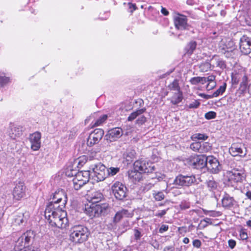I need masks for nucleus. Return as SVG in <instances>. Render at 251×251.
Returning <instances> with one entry per match:
<instances>
[{
  "mask_svg": "<svg viewBox=\"0 0 251 251\" xmlns=\"http://www.w3.org/2000/svg\"><path fill=\"white\" fill-rule=\"evenodd\" d=\"M67 212L64 209L54 208L47 206L45 211V217L49 224L52 227L64 228L68 225Z\"/></svg>",
  "mask_w": 251,
  "mask_h": 251,
  "instance_id": "nucleus-1",
  "label": "nucleus"
},
{
  "mask_svg": "<svg viewBox=\"0 0 251 251\" xmlns=\"http://www.w3.org/2000/svg\"><path fill=\"white\" fill-rule=\"evenodd\" d=\"M35 234L31 230H27L16 241L14 246L15 251H38V248L29 246L30 241L34 239Z\"/></svg>",
  "mask_w": 251,
  "mask_h": 251,
  "instance_id": "nucleus-2",
  "label": "nucleus"
},
{
  "mask_svg": "<svg viewBox=\"0 0 251 251\" xmlns=\"http://www.w3.org/2000/svg\"><path fill=\"white\" fill-rule=\"evenodd\" d=\"M70 240L75 244H81L88 239V228L81 225L75 226L70 230Z\"/></svg>",
  "mask_w": 251,
  "mask_h": 251,
  "instance_id": "nucleus-3",
  "label": "nucleus"
},
{
  "mask_svg": "<svg viewBox=\"0 0 251 251\" xmlns=\"http://www.w3.org/2000/svg\"><path fill=\"white\" fill-rule=\"evenodd\" d=\"M108 208V204L106 203L100 204L88 202L85 204L84 210L87 215L93 218L105 213Z\"/></svg>",
  "mask_w": 251,
  "mask_h": 251,
  "instance_id": "nucleus-4",
  "label": "nucleus"
},
{
  "mask_svg": "<svg viewBox=\"0 0 251 251\" xmlns=\"http://www.w3.org/2000/svg\"><path fill=\"white\" fill-rule=\"evenodd\" d=\"M225 177L229 184L234 186L236 183L242 182L245 179L246 175L242 170L233 169L225 173Z\"/></svg>",
  "mask_w": 251,
  "mask_h": 251,
  "instance_id": "nucleus-5",
  "label": "nucleus"
},
{
  "mask_svg": "<svg viewBox=\"0 0 251 251\" xmlns=\"http://www.w3.org/2000/svg\"><path fill=\"white\" fill-rule=\"evenodd\" d=\"M67 202V196L64 190H58L54 193L52 201L50 202L47 206H52L54 208L64 209Z\"/></svg>",
  "mask_w": 251,
  "mask_h": 251,
  "instance_id": "nucleus-6",
  "label": "nucleus"
},
{
  "mask_svg": "<svg viewBox=\"0 0 251 251\" xmlns=\"http://www.w3.org/2000/svg\"><path fill=\"white\" fill-rule=\"evenodd\" d=\"M219 52L227 58L233 57L237 51L233 41L231 40H222L219 44Z\"/></svg>",
  "mask_w": 251,
  "mask_h": 251,
  "instance_id": "nucleus-7",
  "label": "nucleus"
},
{
  "mask_svg": "<svg viewBox=\"0 0 251 251\" xmlns=\"http://www.w3.org/2000/svg\"><path fill=\"white\" fill-rule=\"evenodd\" d=\"M90 171H81L78 172L73 179V187L76 190L80 189L86 184L90 179Z\"/></svg>",
  "mask_w": 251,
  "mask_h": 251,
  "instance_id": "nucleus-8",
  "label": "nucleus"
},
{
  "mask_svg": "<svg viewBox=\"0 0 251 251\" xmlns=\"http://www.w3.org/2000/svg\"><path fill=\"white\" fill-rule=\"evenodd\" d=\"M12 191L13 199L19 201L25 196L26 187L25 183L22 181L15 182Z\"/></svg>",
  "mask_w": 251,
  "mask_h": 251,
  "instance_id": "nucleus-9",
  "label": "nucleus"
},
{
  "mask_svg": "<svg viewBox=\"0 0 251 251\" xmlns=\"http://www.w3.org/2000/svg\"><path fill=\"white\" fill-rule=\"evenodd\" d=\"M197 179L194 175H182L177 176L174 181V184L178 186L189 187L195 182Z\"/></svg>",
  "mask_w": 251,
  "mask_h": 251,
  "instance_id": "nucleus-10",
  "label": "nucleus"
},
{
  "mask_svg": "<svg viewBox=\"0 0 251 251\" xmlns=\"http://www.w3.org/2000/svg\"><path fill=\"white\" fill-rule=\"evenodd\" d=\"M207 157L203 155H195L190 156L188 159L189 166L199 169L204 168L206 165Z\"/></svg>",
  "mask_w": 251,
  "mask_h": 251,
  "instance_id": "nucleus-11",
  "label": "nucleus"
},
{
  "mask_svg": "<svg viewBox=\"0 0 251 251\" xmlns=\"http://www.w3.org/2000/svg\"><path fill=\"white\" fill-rule=\"evenodd\" d=\"M173 20L175 27L178 30L188 29L189 25L187 23V18L186 16L178 13H174Z\"/></svg>",
  "mask_w": 251,
  "mask_h": 251,
  "instance_id": "nucleus-12",
  "label": "nucleus"
},
{
  "mask_svg": "<svg viewBox=\"0 0 251 251\" xmlns=\"http://www.w3.org/2000/svg\"><path fill=\"white\" fill-rule=\"evenodd\" d=\"M144 160H138L133 164V169L143 173H150L154 170V166Z\"/></svg>",
  "mask_w": 251,
  "mask_h": 251,
  "instance_id": "nucleus-13",
  "label": "nucleus"
},
{
  "mask_svg": "<svg viewBox=\"0 0 251 251\" xmlns=\"http://www.w3.org/2000/svg\"><path fill=\"white\" fill-rule=\"evenodd\" d=\"M104 135V130L101 128L95 129L89 135L87 140V145L92 147L98 144Z\"/></svg>",
  "mask_w": 251,
  "mask_h": 251,
  "instance_id": "nucleus-14",
  "label": "nucleus"
},
{
  "mask_svg": "<svg viewBox=\"0 0 251 251\" xmlns=\"http://www.w3.org/2000/svg\"><path fill=\"white\" fill-rule=\"evenodd\" d=\"M207 159L205 166L209 171L213 174H218L222 169L219 160L213 156H207Z\"/></svg>",
  "mask_w": 251,
  "mask_h": 251,
  "instance_id": "nucleus-15",
  "label": "nucleus"
},
{
  "mask_svg": "<svg viewBox=\"0 0 251 251\" xmlns=\"http://www.w3.org/2000/svg\"><path fill=\"white\" fill-rule=\"evenodd\" d=\"M90 119L92 120L91 124V128L102 126L107 120L108 116L107 114L100 115L99 112H95L90 116Z\"/></svg>",
  "mask_w": 251,
  "mask_h": 251,
  "instance_id": "nucleus-16",
  "label": "nucleus"
},
{
  "mask_svg": "<svg viewBox=\"0 0 251 251\" xmlns=\"http://www.w3.org/2000/svg\"><path fill=\"white\" fill-rule=\"evenodd\" d=\"M112 192L116 199L123 200L126 197V187L119 181H116L111 187Z\"/></svg>",
  "mask_w": 251,
  "mask_h": 251,
  "instance_id": "nucleus-17",
  "label": "nucleus"
},
{
  "mask_svg": "<svg viewBox=\"0 0 251 251\" xmlns=\"http://www.w3.org/2000/svg\"><path fill=\"white\" fill-rule=\"evenodd\" d=\"M105 169V166L101 163L95 164L92 168L95 176L97 178L98 181H103L106 178L107 175L106 174Z\"/></svg>",
  "mask_w": 251,
  "mask_h": 251,
  "instance_id": "nucleus-18",
  "label": "nucleus"
},
{
  "mask_svg": "<svg viewBox=\"0 0 251 251\" xmlns=\"http://www.w3.org/2000/svg\"><path fill=\"white\" fill-rule=\"evenodd\" d=\"M41 133L39 131H36L30 134L29 140L31 144V149L33 151H38L41 146Z\"/></svg>",
  "mask_w": 251,
  "mask_h": 251,
  "instance_id": "nucleus-19",
  "label": "nucleus"
},
{
  "mask_svg": "<svg viewBox=\"0 0 251 251\" xmlns=\"http://www.w3.org/2000/svg\"><path fill=\"white\" fill-rule=\"evenodd\" d=\"M240 50L244 54L247 55L251 52V38L243 36L240 39Z\"/></svg>",
  "mask_w": 251,
  "mask_h": 251,
  "instance_id": "nucleus-20",
  "label": "nucleus"
},
{
  "mask_svg": "<svg viewBox=\"0 0 251 251\" xmlns=\"http://www.w3.org/2000/svg\"><path fill=\"white\" fill-rule=\"evenodd\" d=\"M122 135V129L120 127L113 128L108 131L106 135V139L110 142L115 141Z\"/></svg>",
  "mask_w": 251,
  "mask_h": 251,
  "instance_id": "nucleus-21",
  "label": "nucleus"
},
{
  "mask_svg": "<svg viewBox=\"0 0 251 251\" xmlns=\"http://www.w3.org/2000/svg\"><path fill=\"white\" fill-rule=\"evenodd\" d=\"M129 179L134 183L140 181L142 178V174L141 172L133 168L128 172Z\"/></svg>",
  "mask_w": 251,
  "mask_h": 251,
  "instance_id": "nucleus-22",
  "label": "nucleus"
},
{
  "mask_svg": "<svg viewBox=\"0 0 251 251\" xmlns=\"http://www.w3.org/2000/svg\"><path fill=\"white\" fill-rule=\"evenodd\" d=\"M241 146V145L233 144L229 149V153L234 156H236L238 155H240L241 156V154L243 153V149Z\"/></svg>",
  "mask_w": 251,
  "mask_h": 251,
  "instance_id": "nucleus-23",
  "label": "nucleus"
},
{
  "mask_svg": "<svg viewBox=\"0 0 251 251\" xmlns=\"http://www.w3.org/2000/svg\"><path fill=\"white\" fill-rule=\"evenodd\" d=\"M211 62L212 63V65L213 69L215 67H219L222 69H224L226 67V64L225 61L219 58L218 56H214L211 59Z\"/></svg>",
  "mask_w": 251,
  "mask_h": 251,
  "instance_id": "nucleus-24",
  "label": "nucleus"
},
{
  "mask_svg": "<svg viewBox=\"0 0 251 251\" xmlns=\"http://www.w3.org/2000/svg\"><path fill=\"white\" fill-rule=\"evenodd\" d=\"M234 204V200L227 195H226L222 199V205L226 208L232 207Z\"/></svg>",
  "mask_w": 251,
  "mask_h": 251,
  "instance_id": "nucleus-25",
  "label": "nucleus"
},
{
  "mask_svg": "<svg viewBox=\"0 0 251 251\" xmlns=\"http://www.w3.org/2000/svg\"><path fill=\"white\" fill-rule=\"evenodd\" d=\"M183 99L182 93L180 92H174L173 96L171 98V103L173 104H177L180 102Z\"/></svg>",
  "mask_w": 251,
  "mask_h": 251,
  "instance_id": "nucleus-26",
  "label": "nucleus"
},
{
  "mask_svg": "<svg viewBox=\"0 0 251 251\" xmlns=\"http://www.w3.org/2000/svg\"><path fill=\"white\" fill-rule=\"evenodd\" d=\"M103 199V196L102 194L99 192H95L92 194L90 200L88 201L90 202H94L96 203H99Z\"/></svg>",
  "mask_w": 251,
  "mask_h": 251,
  "instance_id": "nucleus-27",
  "label": "nucleus"
},
{
  "mask_svg": "<svg viewBox=\"0 0 251 251\" xmlns=\"http://www.w3.org/2000/svg\"><path fill=\"white\" fill-rule=\"evenodd\" d=\"M197 47V43L195 41L190 42L185 48V53L188 55L192 54Z\"/></svg>",
  "mask_w": 251,
  "mask_h": 251,
  "instance_id": "nucleus-28",
  "label": "nucleus"
},
{
  "mask_svg": "<svg viewBox=\"0 0 251 251\" xmlns=\"http://www.w3.org/2000/svg\"><path fill=\"white\" fill-rule=\"evenodd\" d=\"M168 88L170 90L174 92H180V89L179 86L178 81L175 79L172 83L168 85Z\"/></svg>",
  "mask_w": 251,
  "mask_h": 251,
  "instance_id": "nucleus-29",
  "label": "nucleus"
},
{
  "mask_svg": "<svg viewBox=\"0 0 251 251\" xmlns=\"http://www.w3.org/2000/svg\"><path fill=\"white\" fill-rule=\"evenodd\" d=\"M205 184L209 191H214L217 188V183L213 178L206 180Z\"/></svg>",
  "mask_w": 251,
  "mask_h": 251,
  "instance_id": "nucleus-30",
  "label": "nucleus"
},
{
  "mask_svg": "<svg viewBox=\"0 0 251 251\" xmlns=\"http://www.w3.org/2000/svg\"><path fill=\"white\" fill-rule=\"evenodd\" d=\"M24 222V215L23 213H19L15 215L13 223L15 226H19Z\"/></svg>",
  "mask_w": 251,
  "mask_h": 251,
  "instance_id": "nucleus-31",
  "label": "nucleus"
},
{
  "mask_svg": "<svg viewBox=\"0 0 251 251\" xmlns=\"http://www.w3.org/2000/svg\"><path fill=\"white\" fill-rule=\"evenodd\" d=\"M211 150V146L208 142H201L200 153L207 152Z\"/></svg>",
  "mask_w": 251,
  "mask_h": 251,
  "instance_id": "nucleus-32",
  "label": "nucleus"
},
{
  "mask_svg": "<svg viewBox=\"0 0 251 251\" xmlns=\"http://www.w3.org/2000/svg\"><path fill=\"white\" fill-rule=\"evenodd\" d=\"M245 72L243 71H239L238 73L233 74L232 75V81L234 84H237L240 81H241L242 78V74H244Z\"/></svg>",
  "mask_w": 251,
  "mask_h": 251,
  "instance_id": "nucleus-33",
  "label": "nucleus"
},
{
  "mask_svg": "<svg viewBox=\"0 0 251 251\" xmlns=\"http://www.w3.org/2000/svg\"><path fill=\"white\" fill-rule=\"evenodd\" d=\"M199 68L201 72H206L208 71L213 69L212 64L208 62L202 63L200 65Z\"/></svg>",
  "mask_w": 251,
  "mask_h": 251,
  "instance_id": "nucleus-34",
  "label": "nucleus"
},
{
  "mask_svg": "<svg viewBox=\"0 0 251 251\" xmlns=\"http://www.w3.org/2000/svg\"><path fill=\"white\" fill-rule=\"evenodd\" d=\"M146 110L145 108H142L137 110L136 111L132 113L128 117V121H131L135 119L138 116L143 113Z\"/></svg>",
  "mask_w": 251,
  "mask_h": 251,
  "instance_id": "nucleus-35",
  "label": "nucleus"
},
{
  "mask_svg": "<svg viewBox=\"0 0 251 251\" xmlns=\"http://www.w3.org/2000/svg\"><path fill=\"white\" fill-rule=\"evenodd\" d=\"M226 87V83H224L223 85L221 86L219 88L212 94L213 97H217L220 94H222L225 91Z\"/></svg>",
  "mask_w": 251,
  "mask_h": 251,
  "instance_id": "nucleus-36",
  "label": "nucleus"
},
{
  "mask_svg": "<svg viewBox=\"0 0 251 251\" xmlns=\"http://www.w3.org/2000/svg\"><path fill=\"white\" fill-rule=\"evenodd\" d=\"M203 213L205 215H209V216L213 217H219L222 215V213L220 211H217L214 210H203Z\"/></svg>",
  "mask_w": 251,
  "mask_h": 251,
  "instance_id": "nucleus-37",
  "label": "nucleus"
},
{
  "mask_svg": "<svg viewBox=\"0 0 251 251\" xmlns=\"http://www.w3.org/2000/svg\"><path fill=\"white\" fill-rule=\"evenodd\" d=\"M10 82V78L9 77L6 76L5 75H0V86L3 87L7 84Z\"/></svg>",
  "mask_w": 251,
  "mask_h": 251,
  "instance_id": "nucleus-38",
  "label": "nucleus"
},
{
  "mask_svg": "<svg viewBox=\"0 0 251 251\" xmlns=\"http://www.w3.org/2000/svg\"><path fill=\"white\" fill-rule=\"evenodd\" d=\"M120 171L118 167H110L107 169V175L109 176H113Z\"/></svg>",
  "mask_w": 251,
  "mask_h": 251,
  "instance_id": "nucleus-39",
  "label": "nucleus"
},
{
  "mask_svg": "<svg viewBox=\"0 0 251 251\" xmlns=\"http://www.w3.org/2000/svg\"><path fill=\"white\" fill-rule=\"evenodd\" d=\"M201 142H196L190 145V148L193 151L200 153Z\"/></svg>",
  "mask_w": 251,
  "mask_h": 251,
  "instance_id": "nucleus-40",
  "label": "nucleus"
},
{
  "mask_svg": "<svg viewBox=\"0 0 251 251\" xmlns=\"http://www.w3.org/2000/svg\"><path fill=\"white\" fill-rule=\"evenodd\" d=\"M78 166L82 167L87 161V157L86 155H82L77 158Z\"/></svg>",
  "mask_w": 251,
  "mask_h": 251,
  "instance_id": "nucleus-41",
  "label": "nucleus"
},
{
  "mask_svg": "<svg viewBox=\"0 0 251 251\" xmlns=\"http://www.w3.org/2000/svg\"><path fill=\"white\" fill-rule=\"evenodd\" d=\"M125 210H122L121 211L118 212L115 215L114 220L116 222H119L123 217V213H125Z\"/></svg>",
  "mask_w": 251,
  "mask_h": 251,
  "instance_id": "nucleus-42",
  "label": "nucleus"
},
{
  "mask_svg": "<svg viewBox=\"0 0 251 251\" xmlns=\"http://www.w3.org/2000/svg\"><path fill=\"white\" fill-rule=\"evenodd\" d=\"M154 198L157 201H160L164 199V195L162 192H158L153 194Z\"/></svg>",
  "mask_w": 251,
  "mask_h": 251,
  "instance_id": "nucleus-43",
  "label": "nucleus"
},
{
  "mask_svg": "<svg viewBox=\"0 0 251 251\" xmlns=\"http://www.w3.org/2000/svg\"><path fill=\"white\" fill-rule=\"evenodd\" d=\"M193 138L198 140H205L207 139L208 136L203 134L196 133L193 135Z\"/></svg>",
  "mask_w": 251,
  "mask_h": 251,
  "instance_id": "nucleus-44",
  "label": "nucleus"
},
{
  "mask_svg": "<svg viewBox=\"0 0 251 251\" xmlns=\"http://www.w3.org/2000/svg\"><path fill=\"white\" fill-rule=\"evenodd\" d=\"M216 116V113L214 111H209L205 114V118L207 120L214 119Z\"/></svg>",
  "mask_w": 251,
  "mask_h": 251,
  "instance_id": "nucleus-45",
  "label": "nucleus"
},
{
  "mask_svg": "<svg viewBox=\"0 0 251 251\" xmlns=\"http://www.w3.org/2000/svg\"><path fill=\"white\" fill-rule=\"evenodd\" d=\"M200 105V102L198 100H195L191 103H190L188 107L189 108H197Z\"/></svg>",
  "mask_w": 251,
  "mask_h": 251,
  "instance_id": "nucleus-46",
  "label": "nucleus"
},
{
  "mask_svg": "<svg viewBox=\"0 0 251 251\" xmlns=\"http://www.w3.org/2000/svg\"><path fill=\"white\" fill-rule=\"evenodd\" d=\"M241 86L246 87L248 83V77L245 73L244 74H242V78H241Z\"/></svg>",
  "mask_w": 251,
  "mask_h": 251,
  "instance_id": "nucleus-47",
  "label": "nucleus"
},
{
  "mask_svg": "<svg viewBox=\"0 0 251 251\" xmlns=\"http://www.w3.org/2000/svg\"><path fill=\"white\" fill-rule=\"evenodd\" d=\"M200 76L192 77L190 80V82L193 85H197L200 83Z\"/></svg>",
  "mask_w": 251,
  "mask_h": 251,
  "instance_id": "nucleus-48",
  "label": "nucleus"
},
{
  "mask_svg": "<svg viewBox=\"0 0 251 251\" xmlns=\"http://www.w3.org/2000/svg\"><path fill=\"white\" fill-rule=\"evenodd\" d=\"M146 121V118L144 116H142L138 118V119L136 121V123L139 125H141L145 123Z\"/></svg>",
  "mask_w": 251,
  "mask_h": 251,
  "instance_id": "nucleus-49",
  "label": "nucleus"
},
{
  "mask_svg": "<svg viewBox=\"0 0 251 251\" xmlns=\"http://www.w3.org/2000/svg\"><path fill=\"white\" fill-rule=\"evenodd\" d=\"M239 236L240 239L243 240H246L248 237L247 232L243 229L240 230Z\"/></svg>",
  "mask_w": 251,
  "mask_h": 251,
  "instance_id": "nucleus-50",
  "label": "nucleus"
},
{
  "mask_svg": "<svg viewBox=\"0 0 251 251\" xmlns=\"http://www.w3.org/2000/svg\"><path fill=\"white\" fill-rule=\"evenodd\" d=\"M128 10L129 12L132 14L134 11L137 9V7L135 4L131 3H128Z\"/></svg>",
  "mask_w": 251,
  "mask_h": 251,
  "instance_id": "nucleus-51",
  "label": "nucleus"
},
{
  "mask_svg": "<svg viewBox=\"0 0 251 251\" xmlns=\"http://www.w3.org/2000/svg\"><path fill=\"white\" fill-rule=\"evenodd\" d=\"M75 171L73 170H67L66 172V175L68 177H72L76 174Z\"/></svg>",
  "mask_w": 251,
  "mask_h": 251,
  "instance_id": "nucleus-52",
  "label": "nucleus"
},
{
  "mask_svg": "<svg viewBox=\"0 0 251 251\" xmlns=\"http://www.w3.org/2000/svg\"><path fill=\"white\" fill-rule=\"evenodd\" d=\"M193 245L197 248H199L201 246V242L198 239L194 240L193 242Z\"/></svg>",
  "mask_w": 251,
  "mask_h": 251,
  "instance_id": "nucleus-53",
  "label": "nucleus"
},
{
  "mask_svg": "<svg viewBox=\"0 0 251 251\" xmlns=\"http://www.w3.org/2000/svg\"><path fill=\"white\" fill-rule=\"evenodd\" d=\"M134 234L135 236V238L136 240H138L141 237V232L138 229H135L134 231Z\"/></svg>",
  "mask_w": 251,
  "mask_h": 251,
  "instance_id": "nucleus-54",
  "label": "nucleus"
},
{
  "mask_svg": "<svg viewBox=\"0 0 251 251\" xmlns=\"http://www.w3.org/2000/svg\"><path fill=\"white\" fill-rule=\"evenodd\" d=\"M228 246L231 249H233L236 246V242L234 240L230 239L228 241Z\"/></svg>",
  "mask_w": 251,
  "mask_h": 251,
  "instance_id": "nucleus-55",
  "label": "nucleus"
},
{
  "mask_svg": "<svg viewBox=\"0 0 251 251\" xmlns=\"http://www.w3.org/2000/svg\"><path fill=\"white\" fill-rule=\"evenodd\" d=\"M166 210H163L161 211H158L155 214V216L159 217H161L164 216L166 213Z\"/></svg>",
  "mask_w": 251,
  "mask_h": 251,
  "instance_id": "nucleus-56",
  "label": "nucleus"
},
{
  "mask_svg": "<svg viewBox=\"0 0 251 251\" xmlns=\"http://www.w3.org/2000/svg\"><path fill=\"white\" fill-rule=\"evenodd\" d=\"M168 229V226L166 225H163L160 227L159 229V232L162 233L163 232L166 231Z\"/></svg>",
  "mask_w": 251,
  "mask_h": 251,
  "instance_id": "nucleus-57",
  "label": "nucleus"
},
{
  "mask_svg": "<svg viewBox=\"0 0 251 251\" xmlns=\"http://www.w3.org/2000/svg\"><path fill=\"white\" fill-rule=\"evenodd\" d=\"M207 79V82L210 83H213V82H215L214 80H215V77L214 75H209V76L206 77Z\"/></svg>",
  "mask_w": 251,
  "mask_h": 251,
  "instance_id": "nucleus-58",
  "label": "nucleus"
},
{
  "mask_svg": "<svg viewBox=\"0 0 251 251\" xmlns=\"http://www.w3.org/2000/svg\"><path fill=\"white\" fill-rule=\"evenodd\" d=\"M201 97L206 99H209L213 98L212 95H205L204 94L201 93L199 95Z\"/></svg>",
  "mask_w": 251,
  "mask_h": 251,
  "instance_id": "nucleus-59",
  "label": "nucleus"
},
{
  "mask_svg": "<svg viewBox=\"0 0 251 251\" xmlns=\"http://www.w3.org/2000/svg\"><path fill=\"white\" fill-rule=\"evenodd\" d=\"M181 209H187L190 207V205L188 203H182L180 204Z\"/></svg>",
  "mask_w": 251,
  "mask_h": 251,
  "instance_id": "nucleus-60",
  "label": "nucleus"
},
{
  "mask_svg": "<svg viewBox=\"0 0 251 251\" xmlns=\"http://www.w3.org/2000/svg\"><path fill=\"white\" fill-rule=\"evenodd\" d=\"M216 85L215 82H213V83H208V84L206 86V88L207 90H209L212 89Z\"/></svg>",
  "mask_w": 251,
  "mask_h": 251,
  "instance_id": "nucleus-61",
  "label": "nucleus"
},
{
  "mask_svg": "<svg viewBox=\"0 0 251 251\" xmlns=\"http://www.w3.org/2000/svg\"><path fill=\"white\" fill-rule=\"evenodd\" d=\"M216 85L215 82H213V83H208V84L206 86V88L207 90H209L212 89Z\"/></svg>",
  "mask_w": 251,
  "mask_h": 251,
  "instance_id": "nucleus-62",
  "label": "nucleus"
},
{
  "mask_svg": "<svg viewBox=\"0 0 251 251\" xmlns=\"http://www.w3.org/2000/svg\"><path fill=\"white\" fill-rule=\"evenodd\" d=\"M174 248L172 246H167L164 248V251H174Z\"/></svg>",
  "mask_w": 251,
  "mask_h": 251,
  "instance_id": "nucleus-63",
  "label": "nucleus"
},
{
  "mask_svg": "<svg viewBox=\"0 0 251 251\" xmlns=\"http://www.w3.org/2000/svg\"><path fill=\"white\" fill-rule=\"evenodd\" d=\"M207 82V79L206 77H200V83L202 84H204Z\"/></svg>",
  "mask_w": 251,
  "mask_h": 251,
  "instance_id": "nucleus-64",
  "label": "nucleus"
}]
</instances>
